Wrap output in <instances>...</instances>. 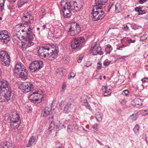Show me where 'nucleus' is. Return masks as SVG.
<instances>
[{
	"label": "nucleus",
	"instance_id": "obj_55",
	"mask_svg": "<svg viewBox=\"0 0 148 148\" xmlns=\"http://www.w3.org/2000/svg\"><path fill=\"white\" fill-rule=\"evenodd\" d=\"M64 63H67L69 62V59L68 58H64Z\"/></svg>",
	"mask_w": 148,
	"mask_h": 148
},
{
	"label": "nucleus",
	"instance_id": "obj_32",
	"mask_svg": "<svg viewBox=\"0 0 148 148\" xmlns=\"http://www.w3.org/2000/svg\"><path fill=\"white\" fill-rule=\"evenodd\" d=\"M138 112L135 113L134 114H133L131 115L130 117L131 119L133 121H135L138 118Z\"/></svg>",
	"mask_w": 148,
	"mask_h": 148
},
{
	"label": "nucleus",
	"instance_id": "obj_48",
	"mask_svg": "<svg viewBox=\"0 0 148 148\" xmlns=\"http://www.w3.org/2000/svg\"><path fill=\"white\" fill-rule=\"evenodd\" d=\"M102 64L100 62H99L97 64V68L98 69H101V67Z\"/></svg>",
	"mask_w": 148,
	"mask_h": 148
},
{
	"label": "nucleus",
	"instance_id": "obj_13",
	"mask_svg": "<svg viewBox=\"0 0 148 148\" xmlns=\"http://www.w3.org/2000/svg\"><path fill=\"white\" fill-rule=\"evenodd\" d=\"M10 40V38L6 30H2L0 32V40L1 42L7 44Z\"/></svg>",
	"mask_w": 148,
	"mask_h": 148
},
{
	"label": "nucleus",
	"instance_id": "obj_7",
	"mask_svg": "<svg viewBox=\"0 0 148 148\" xmlns=\"http://www.w3.org/2000/svg\"><path fill=\"white\" fill-rule=\"evenodd\" d=\"M12 117L10 118L8 117L7 119L9 118L11 127L13 129L17 128L20 126L21 121L19 119V117L17 114H14L12 115Z\"/></svg>",
	"mask_w": 148,
	"mask_h": 148
},
{
	"label": "nucleus",
	"instance_id": "obj_6",
	"mask_svg": "<svg viewBox=\"0 0 148 148\" xmlns=\"http://www.w3.org/2000/svg\"><path fill=\"white\" fill-rule=\"evenodd\" d=\"M85 41L83 37L75 38L71 41V47L73 49H79L84 45Z\"/></svg>",
	"mask_w": 148,
	"mask_h": 148
},
{
	"label": "nucleus",
	"instance_id": "obj_4",
	"mask_svg": "<svg viewBox=\"0 0 148 148\" xmlns=\"http://www.w3.org/2000/svg\"><path fill=\"white\" fill-rule=\"evenodd\" d=\"M66 29L71 36L77 35L81 31L79 26L76 23H69L66 27Z\"/></svg>",
	"mask_w": 148,
	"mask_h": 148
},
{
	"label": "nucleus",
	"instance_id": "obj_28",
	"mask_svg": "<svg viewBox=\"0 0 148 148\" xmlns=\"http://www.w3.org/2000/svg\"><path fill=\"white\" fill-rule=\"evenodd\" d=\"M115 11L116 13L121 12V4L119 3H117L114 5V8Z\"/></svg>",
	"mask_w": 148,
	"mask_h": 148
},
{
	"label": "nucleus",
	"instance_id": "obj_41",
	"mask_svg": "<svg viewBox=\"0 0 148 148\" xmlns=\"http://www.w3.org/2000/svg\"><path fill=\"white\" fill-rule=\"evenodd\" d=\"M3 94H2L1 92H0V101L3 102L5 101V99L3 96Z\"/></svg>",
	"mask_w": 148,
	"mask_h": 148
},
{
	"label": "nucleus",
	"instance_id": "obj_24",
	"mask_svg": "<svg viewBox=\"0 0 148 148\" xmlns=\"http://www.w3.org/2000/svg\"><path fill=\"white\" fill-rule=\"evenodd\" d=\"M64 69L62 68H59L56 70V76L58 78H60L64 75Z\"/></svg>",
	"mask_w": 148,
	"mask_h": 148
},
{
	"label": "nucleus",
	"instance_id": "obj_61",
	"mask_svg": "<svg viewBox=\"0 0 148 148\" xmlns=\"http://www.w3.org/2000/svg\"><path fill=\"white\" fill-rule=\"evenodd\" d=\"M100 74L99 73L97 74L95 76V77L96 79H98L99 77H100Z\"/></svg>",
	"mask_w": 148,
	"mask_h": 148
},
{
	"label": "nucleus",
	"instance_id": "obj_43",
	"mask_svg": "<svg viewBox=\"0 0 148 148\" xmlns=\"http://www.w3.org/2000/svg\"><path fill=\"white\" fill-rule=\"evenodd\" d=\"M83 103L84 105L86 107V108L90 110V108L89 104L87 102V101L84 102Z\"/></svg>",
	"mask_w": 148,
	"mask_h": 148
},
{
	"label": "nucleus",
	"instance_id": "obj_36",
	"mask_svg": "<svg viewBox=\"0 0 148 148\" xmlns=\"http://www.w3.org/2000/svg\"><path fill=\"white\" fill-rule=\"evenodd\" d=\"M5 0H1L0 1V11L4 9V4Z\"/></svg>",
	"mask_w": 148,
	"mask_h": 148
},
{
	"label": "nucleus",
	"instance_id": "obj_60",
	"mask_svg": "<svg viewBox=\"0 0 148 148\" xmlns=\"http://www.w3.org/2000/svg\"><path fill=\"white\" fill-rule=\"evenodd\" d=\"M74 128V129L77 130L78 129V126L76 124H74L73 125Z\"/></svg>",
	"mask_w": 148,
	"mask_h": 148
},
{
	"label": "nucleus",
	"instance_id": "obj_51",
	"mask_svg": "<svg viewBox=\"0 0 148 148\" xmlns=\"http://www.w3.org/2000/svg\"><path fill=\"white\" fill-rule=\"evenodd\" d=\"M41 12L42 13V16H44L45 14V8H41Z\"/></svg>",
	"mask_w": 148,
	"mask_h": 148
},
{
	"label": "nucleus",
	"instance_id": "obj_64",
	"mask_svg": "<svg viewBox=\"0 0 148 148\" xmlns=\"http://www.w3.org/2000/svg\"><path fill=\"white\" fill-rule=\"evenodd\" d=\"M107 89H108L107 88L106 86H103V87L102 88V90H103L104 89H105V90H106Z\"/></svg>",
	"mask_w": 148,
	"mask_h": 148
},
{
	"label": "nucleus",
	"instance_id": "obj_18",
	"mask_svg": "<svg viewBox=\"0 0 148 148\" xmlns=\"http://www.w3.org/2000/svg\"><path fill=\"white\" fill-rule=\"evenodd\" d=\"M19 77L22 79L25 80L27 78V76L28 75L27 71L25 69H23L21 71L18 72L17 73Z\"/></svg>",
	"mask_w": 148,
	"mask_h": 148
},
{
	"label": "nucleus",
	"instance_id": "obj_33",
	"mask_svg": "<svg viewBox=\"0 0 148 148\" xmlns=\"http://www.w3.org/2000/svg\"><path fill=\"white\" fill-rule=\"evenodd\" d=\"M27 1H24V0H20L18 3V8H20L22 7L25 4L27 3Z\"/></svg>",
	"mask_w": 148,
	"mask_h": 148
},
{
	"label": "nucleus",
	"instance_id": "obj_16",
	"mask_svg": "<svg viewBox=\"0 0 148 148\" xmlns=\"http://www.w3.org/2000/svg\"><path fill=\"white\" fill-rule=\"evenodd\" d=\"M10 85L9 82L6 80L0 81V92H2L4 90L11 89Z\"/></svg>",
	"mask_w": 148,
	"mask_h": 148
},
{
	"label": "nucleus",
	"instance_id": "obj_29",
	"mask_svg": "<svg viewBox=\"0 0 148 148\" xmlns=\"http://www.w3.org/2000/svg\"><path fill=\"white\" fill-rule=\"evenodd\" d=\"M108 0H95V5H102L106 3Z\"/></svg>",
	"mask_w": 148,
	"mask_h": 148
},
{
	"label": "nucleus",
	"instance_id": "obj_26",
	"mask_svg": "<svg viewBox=\"0 0 148 148\" xmlns=\"http://www.w3.org/2000/svg\"><path fill=\"white\" fill-rule=\"evenodd\" d=\"M56 131H58L63 128L64 126V125L63 123L60 122V121H57L56 123Z\"/></svg>",
	"mask_w": 148,
	"mask_h": 148
},
{
	"label": "nucleus",
	"instance_id": "obj_46",
	"mask_svg": "<svg viewBox=\"0 0 148 148\" xmlns=\"http://www.w3.org/2000/svg\"><path fill=\"white\" fill-rule=\"evenodd\" d=\"M142 114L144 116H146L148 114V110H145L143 111Z\"/></svg>",
	"mask_w": 148,
	"mask_h": 148
},
{
	"label": "nucleus",
	"instance_id": "obj_49",
	"mask_svg": "<svg viewBox=\"0 0 148 148\" xmlns=\"http://www.w3.org/2000/svg\"><path fill=\"white\" fill-rule=\"evenodd\" d=\"M146 12V11L145 10H142L141 9L140 10V12H139V13L138 14L139 15L142 14H145Z\"/></svg>",
	"mask_w": 148,
	"mask_h": 148
},
{
	"label": "nucleus",
	"instance_id": "obj_34",
	"mask_svg": "<svg viewBox=\"0 0 148 148\" xmlns=\"http://www.w3.org/2000/svg\"><path fill=\"white\" fill-rule=\"evenodd\" d=\"M102 115L101 114L97 113L96 114V118L97 120L99 122L101 121L102 120Z\"/></svg>",
	"mask_w": 148,
	"mask_h": 148
},
{
	"label": "nucleus",
	"instance_id": "obj_62",
	"mask_svg": "<svg viewBox=\"0 0 148 148\" xmlns=\"http://www.w3.org/2000/svg\"><path fill=\"white\" fill-rule=\"evenodd\" d=\"M123 29L125 31H127L128 30L129 28L127 26H124V27L123 28Z\"/></svg>",
	"mask_w": 148,
	"mask_h": 148
},
{
	"label": "nucleus",
	"instance_id": "obj_1",
	"mask_svg": "<svg viewBox=\"0 0 148 148\" xmlns=\"http://www.w3.org/2000/svg\"><path fill=\"white\" fill-rule=\"evenodd\" d=\"M83 0H71L70 2L67 0H62L61 2L62 10L65 18H69L71 15V10H74V12L79 10L83 5Z\"/></svg>",
	"mask_w": 148,
	"mask_h": 148
},
{
	"label": "nucleus",
	"instance_id": "obj_54",
	"mask_svg": "<svg viewBox=\"0 0 148 148\" xmlns=\"http://www.w3.org/2000/svg\"><path fill=\"white\" fill-rule=\"evenodd\" d=\"M135 10L136 11H137L139 13V12L140 11V10L141 9V8L140 7H137L135 8Z\"/></svg>",
	"mask_w": 148,
	"mask_h": 148
},
{
	"label": "nucleus",
	"instance_id": "obj_44",
	"mask_svg": "<svg viewBox=\"0 0 148 148\" xmlns=\"http://www.w3.org/2000/svg\"><path fill=\"white\" fill-rule=\"evenodd\" d=\"M129 91L127 90H125L123 91L122 94L123 95L127 96L129 94Z\"/></svg>",
	"mask_w": 148,
	"mask_h": 148
},
{
	"label": "nucleus",
	"instance_id": "obj_31",
	"mask_svg": "<svg viewBox=\"0 0 148 148\" xmlns=\"http://www.w3.org/2000/svg\"><path fill=\"white\" fill-rule=\"evenodd\" d=\"M14 36L15 37V39L18 38L20 40H21L22 38V36L21 33L19 32H17L14 35Z\"/></svg>",
	"mask_w": 148,
	"mask_h": 148
},
{
	"label": "nucleus",
	"instance_id": "obj_58",
	"mask_svg": "<svg viewBox=\"0 0 148 148\" xmlns=\"http://www.w3.org/2000/svg\"><path fill=\"white\" fill-rule=\"evenodd\" d=\"M141 80L143 82H145L147 81L148 79L147 78H144L142 79Z\"/></svg>",
	"mask_w": 148,
	"mask_h": 148
},
{
	"label": "nucleus",
	"instance_id": "obj_21",
	"mask_svg": "<svg viewBox=\"0 0 148 148\" xmlns=\"http://www.w3.org/2000/svg\"><path fill=\"white\" fill-rule=\"evenodd\" d=\"M53 116L52 115L50 114L49 117V120L50 123L48 130L50 131L55 129V125L54 122L53 121Z\"/></svg>",
	"mask_w": 148,
	"mask_h": 148
},
{
	"label": "nucleus",
	"instance_id": "obj_2",
	"mask_svg": "<svg viewBox=\"0 0 148 148\" xmlns=\"http://www.w3.org/2000/svg\"><path fill=\"white\" fill-rule=\"evenodd\" d=\"M30 17H31L32 16L28 12H25L24 13L23 17V20L26 23V24L24 23L21 25L22 27H24V29L21 30V32H26L25 34L26 35V38H27L28 37L31 39H33L34 35L32 33V29L28 25L33 23V21L32 19L30 20Z\"/></svg>",
	"mask_w": 148,
	"mask_h": 148
},
{
	"label": "nucleus",
	"instance_id": "obj_40",
	"mask_svg": "<svg viewBox=\"0 0 148 148\" xmlns=\"http://www.w3.org/2000/svg\"><path fill=\"white\" fill-rule=\"evenodd\" d=\"M98 124H95L92 127V131L93 132H95L98 130V128L97 127Z\"/></svg>",
	"mask_w": 148,
	"mask_h": 148
},
{
	"label": "nucleus",
	"instance_id": "obj_19",
	"mask_svg": "<svg viewBox=\"0 0 148 148\" xmlns=\"http://www.w3.org/2000/svg\"><path fill=\"white\" fill-rule=\"evenodd\" d=\"M74 103L73 102L68 103L64 108V112L68 113L70 112L74 106Z\"/></svg>",
	"mask_w": 148,
	"mask_h": 148
},
{
	"label": "nucleus",
	"instance_id": "obj_3",
	"mask_svg": "<svg viewBox=\"0 0 148 148\" xmlns=\"http://www.w3.org/2000/svg\"><path fill=\"white\" fill-rule=\"evenodd\" d=\"M103 8L102 5H95L94 6L92 12L93 21H98L104 17L105 13Z\"/></svg>",
	"mask_w": 148,
	"mask_h": 148
},
{
	"label": "nucleus",
	"instance_id": "obj_25",
	"mask_svg": "<svg viewBox=\"0 0 148 148\" xmlns=\"http://www.w3.org/2000/svg\"><path fill=\"white\" fill-rule=\"evenodd\" d=\"M23 68H22L21 64H17L16 65L14 69V72L17 73L18 72L21 71L22 69H23Z\"/></svg>",
	"mask_w": 148,
	"mask_h": 148
},
{
	"label": "nucleus",
	"instance_id": "obj_9",
	"mask_svg": "<svg viewBox=\"0 0 148 148\" xmlns=\"http://www.w3.org/2000/svg\"><path fill=\"white\" fill-rule=\"evenodd\" d=\"M0 59L2 65L7 67L9 66L10 63V58L5 51H2L0 52Z\"/></svg>",
	"mask_w": 148,
	"mask_h": 148
},
{
	"label": "nucleus",
	"instance_id": "obj_23",
	"mask_svg": "<svg viewBox=\"0 0 148 148\" xmlns=\"http://www.w3.org/2000/svg\"><path fill=\"white\" fill-rule=\"evenodd\" d=\"M0 148H15V147L13 143L7 142L3 143V145H1Z\"/></svg>",
	"mask_w": 148,
	"mask_h": 148
},
{
	"label": "nucleus",
	"instance_id": "obj_17",
	"mask_svg": "<svg viewBox=\"0 0 148 148\" xmlns=\"http://www.w3.org/2000/svg\"><path fill=\"white\" fill-rule=\"evenodd\" d=\"M11 91L12 90L11 88L9 90H4L1 92L2 94H3V96L5 101H8L10 99V97L11 96Z\"/></svg>",
	"mask_w": 148,
	"mask_h": 148
},
{
	"label": "nucleus",
	"instance_id": "obj_22",
	"mask_svg": "<svg viewBox=\"0 0 148 148\" xmlns=\"http://www.w3.org/2000/svg\"><path fill=\"white\" fill-rule=\"evenodd\" d=\"M143 100L138 98H135L131 102V104L134 106H137L142 104Z\"/></svg>",
	"mask_w": 148,
	"mask_h": 148
},
{
	"label": "nucleus",
	"instance_id": "obj_47",
	"mask_svg": "<svg viewBox=\"0 0 148 148\" xmlns=\"http://www.w3.org/2000/svg\"><path fill=\"white\" fill-rule=\"evenodd\" d=\"M75 74L73 72H71L69 74V78L71 77H75Z\"/></svg>",
	"mask_w": 148,
	"mask_h": 148
},
{
	"label": "nucleus",
	"instance_id": "obj_37",
	"mask_svg": "<svg viewBox=\"0 0 148 148\" xmlns=\"http://www.w3.org/2000/svg\"><path fill=\"white\" fill-rule=\"evenodd\" d=\"M106 46V50L107 51L108 50V53H110L111 51L112 50V47L109 44L107 45Z\"/></svg>",
	"mask_w": 148,
	"mask_h": 148
},
{
	"label": "nucleus",
	"instance_id": "obj_11",
	"mask_svg": "<svg viewBox=\"0 0 148 148\" xmlns=\"http://www.w3.org/2000/svg\"><path fill=\"white\" fill-rule=\"evenodd\" d=\"M51 46L53 49H50L51 52H50V53L48 54V56L47 58L50 60H54L56 58L58 55V48L56 46V45L52 44Z\"/></svg>",
	"mask_w": 148,
	"mask_h": 148
},
{
	"label": "nucleus",
	"instance_id": "obj_5",
	"mask_svg": "<svg viewBox=\"0 0 148 148\" xmlns=\"http://www.w3.org/2000/svg\"><path fill=\"white\" fill-rule=\"evenodd\" d=\"M31 94L29 97V99L32 102H37L39 103L42 100V90L40 89H35L32 91Z\"/></svg>",
	"mask_w": 148,
	"mask_h": 148
},
{
	"label": "nucleus",
	"instance_id": "obj_59",
	"mask_svg": "<svg viewBox=\"0 0 148 148\" xmlns=\"http://www.w3.org/2000/svg\"><path fill=\"white\" fill-rule=\"evenodd\" d=\"M83 57H80L78 60H77V62L79 63H80L82 60Z\"/></svg>",
	"mask_w": 148,
	"mask_h": 148
},
{
	"label": "nucleus",
	"instance_id": "obj_15",
	"mask_svg": "<svg viewBox=\"0 0 148 148\" xmlns=\"http://www.w3.org/2000/svg\"><path fill=\"white\" fill-rule=\"evenodd\" d=\"M101 48L99 46L96 45V43H94L92 46L90 50V53H92L94 55L99 54L101 55L103 54V52L101 51Z\"/></svg>",
	"mask_w": 148,
	"mask_h": 148
},
{
	"label": "nucleus",
	"instance_id": "obj_45",
	"mask_svg": "<svg viewBox=\"0 0 148 148\" xmlns=\"http://www.w3.org/2000/svg\"><path fill=\"white\" fill-rule=\"evenodd\" d=\"M126 41L128 43H130V42L134 43L135 42V40H132L131 39L127 38L126 40Z\"/></svg>",
	"mask_w": 148,
	"mask_h": 148
},
{
	"label": "nucleus",
	"instance_id": "obj_57",
	"mask_svg": "<svg viewBox=\"0 0 148 148\" xmlns=\"http://www.w3.org/2000/svg\"><path fill=\"white\" fill-rule=\"evenodd\" d=\"M147 0H139V2L140 4H143L144 3L146 2Z\"/></svg>",
	"mask_w": 148,
	"mask_h": 148
},
{
	"label": "nucleus",
	"instance_id": "obj_20",
	"mask_svg": "<svg viewBox=\"0 0 148 148\" xmlns=\"http://www.w3.org/2000/svg\"><path fill=\"white\" fill-rule=\"evenodd\" d=\"M51 110V108L48 107L43 108L42 110L41 116L43 117H47L50 114Z\"/></svg>",
	"mask_w": 148,
	"mask_h": 148
},
{
	"label": "nucleus",
	"instance_id": "obj_12",
	"mask_svg": "<svg viewBox=\"0 0 148 148\" xmlns=\"http://www.w3.org/2000/svg\"><path fill=\"white\" fill-rule=\"evenodd\" d=\"M33 87V85L32 83L25 82L22 83L21 89L22 92L27 93L31 90Z\"/></svg>",
	"mask_w": 148,
	"mask_h": 148
},
{
	"label": "nucleus",
	"instance_id": "obj_8",
	"mask_svg": "<svg viewBox=\"0 0 148 148\" xmlns=\"http://www.w3.org/2000/svg\"><path fill=\"white\" fill-rule=\"evenodd\" d=\"M51 45H48L44 47H39L38 53L40 57L42 58H47L48 54H49V50L52 49Z\"/></svg>",
	"mask_w": 148,
	"mask_h": 148
},
{
	"label": "nucleus",
	"instance_id": "obj_50",
	"mask_svg": "<svg viewBox=\"0 0 148 148\" xmlns=\"http://www.w3.org/2000/svg\"><path fill=\"white\" fill-rule=\"evenodd\" d=\"M111 93L110 91H108V90H106V91L104 93V96H106L109 95Z\"/></svg>",
	"mask_w": 148,
	"mask_h": 148
},
{
	"label": "nucleus",
	"instance_id": "obj_27",
	"mask_svg": "<svg viewBox=\"0 0 148 148\" xmlns=\"http://www.w3.org/2000/svg\"><path fill=\"white\" fill-rule=\"evenodd\" d=\"M36 141L34 136H32L31 138L27 144V146L30 147L33 144H35L36 143Z\"/></svg>",
	"mask_w": 148,
	"mask_h": 148
},
{
	"label": "nucleus",
	"instance_id": "obj_42",
	"mask_svg": "<svg viewBox=\"0 0 148 148\" xmlns=\"http://www.w3.org/2000/svg\"><path fill=\"white\" fill-rule=\"evenodd\" d=\"M73 128L72 126L70 125H68L67 126V130L68 132H70L72 131Z\"/></svg>",
	"mask_w": 148,
	"mask_h": 148
},
{
	"label": "nucleus",
	"instance_id": "obj_10",
	"mask_svg": "<svg viewBox=\"0 0 148 148\" xmlns=\"http://www.w3.org/2000/svg\"><path fill=\"white\" fill-rule=\"evenodd\" d=\"M43 66V63L41 61H35L31 63L29 66L30 70L33 72L38 71Z\"/></svg>",
	"mask_w": 148,
	"mask_h": 148
},
{
	"label": "nucleus",
	"instance_id": "obj_35",
	"mask_svg": "<svg viewBox=\"0 0 148 148\" xmlns=\"http://www.w3.org/2000/svg\"><path fill=\"white\" fill-rule=\"evenodd\" d=\"M139 128L140 127L139 125L138 124H136L133 128V131L134 133L136 134L138 133Z\"/></svg>",
	"mask_w": 148,
	"mask_h": 148
},
{
	"label": "nucleus",
	"instance_id": "obj_52",
	"mask_svg": "<svg viewBox=\"0 0 148 148\" xmlns=\"http://www.w3.org/2000/svg\"><path fill=\"white\" fill-rule=\"evenodd\" d=\"M125 47V46L123 45L122 46H119L116 48V49L119 50H122L123 48H124Z\"/></svg>",
	"mask_w": 148,
	"mask_h": 148
},
{
	"label": "nucleus",
	"instance_id": "obj_53",
	"mask_svg": "<svg viewBox=\"0 0 148 148\" xmlns=\"http://www.w3.org/2000/svg\"><path fill=\"white\" fill-rule=\"evenodd\" d=\"M121 104L123 106H124L125 105L126 103V101L124 99H123L121 101Z\"/></svg>",
	"mask_w": 148,
	"mask_h": 148
},
{
	"label": "nucleus",
	"instance_id": "obj_63",
	"mask_svg": "<svg viewBox=\"0 0 148 148\" xmlns=\"http://www.w3.org/2000/svg\"><path fill=\"white\" fill-rule=\"evenodd\" d=\"M65 102L63 101H62L61 102L60 104V107H63V106H62V105H64Z\"/></svg>",
	"mask_w": 148,
	"mask_h": 148
},
{
	"label": "nucleus",
	"instance_id": "obj_14",
	"mask_svg": "<svg viewBox=\"0 0 148 148\" xmlns=\"http://www.w3.org/2000/svg\"><path fill=\"white\" fill-rule=\"evenodd\" d=\"M33 39H31L28 37L25 38L24 40L25 42H21V47L23 50H25L26 48L34 45V43L32 41Z\"/></svg>",
	"mask_w": 148,
	"mask_h": 148
},
{
	"label": "nucleus",
	"instance_id": "obj_39",
	"mask_svg": "<svg viewBox=\"0 0 148 148\" xmlns=\"http://www.w3.org/2000/svg\"><path fill=\"white\" fill-rule=\"evenodd\" d=\"M111 62V61H109L108 59H106L103 62V65L106 66H108L110 64Z\"/></svg>",
	"mask_w": 148,
	"mask_h": 148
},
{
	"label": "nucleus",
	"instance_id": "obj_56",
	"mask_svg": "<svg viewBox=\"0 0 148 148\" xmlns=\"http://www.w3.org/2000/svg\"><path fill=\"white\" fill-rule=\"evenodd\" d=\"M56 148H62V147L60 144H56Z\"/></svg>",
	"mask_w": 148,
	"mask_h": 148
},
{
	"label": "nucleus",
	"instance_id": "obj_30",
	"mask_svg": "<svg viewBox=\"0 0 148 148\" xmlns=\"http://www.w3.org/2000/svg\"><path fill=\"white\" fill-rule=\"evenodd\" d=\"M113 1L114 0H112ZM114 2L112 1L110 3L109 5L108 6V12L110 11L111 9H114Z\"/></svg>",
	"mask_w": 148,
	"mask_h": 148
},
{
	"label": "nucleus",
	"instance_id": "obj_38",
	"mask_svg": "<svg viewBox=\"0 0 148 148\" xmlns=\"http://www.w3.org/2000/svg\"><path fill=\"white\" fill-rule=\"evenodd\" d=\"M81 101L82 102H84L87 101V96L86 95H83L81 97Z\"/></svg>",
	"mask_w": 148,
	"mask_h": 148
}]
</instances>
